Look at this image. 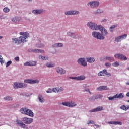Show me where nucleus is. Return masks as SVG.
<instances>
[{
  "mask_svg": "<svg viewBox=\"0 0 129 129\" xmlns=\"http://www.w3.org/2000/svg\"><path fill=\"white\" fill-rule=\"evenodd\" d=\"M114 58L118 59L119 60H122V61H126L127 57L121 53H117L114 55Z\"/></svg>",
  "mask_w": 129,
  "mask_h": 129,
  "instance_id": "obj_8",
  "label": "nucleus"
},
{
  "mask_svg": "<svg viewBox=\"0 0 129 129\" xmlns=\"http://www.w3.org/2000/svg\"><path fill=\"white\" fill-rule=\"evenodd\" d=\"M24 83H28V84H36L40 83V81L38 79H26L24 81Z\"/></svg>",
  "mask_w": 129,
  "mask_h": 129,
  "instance_id": "obj_9",
  "label": "nucleus"
},
{
  "mask_svg": "<svg viewBox=\"0 0 129 129\" xmlns=\"http://www.w3.org/2000/svg\"><path fill=\"white\" fill-rule=\"evenodd\" d=\"M67 35L69 36V37H71V38H73V39H76V38H77L76 35L74 34V33L71 31H68L67 33Z\"/></svg>",
  "mask_w": 129,
  "mask_h": 129,
  "instance_id": "obj_25",
  "label": "nucleus"
},
{
  "mask_svg": "<svg viewBox=\"0 0 129 129\" xmlns=\"http://www.w3.org/2000/svg\"><path fill=\"white\" fill-rule=\"evenodd\" d=\"M3 12L4 13H9V12H10V9L8 7H5L4 9H3Z\"/></svg>",
  "mask_w": 129,
  "mask_h": 129,
  "instance_id": "obj_41",
  "label": "nucleus"
},
{
  "mask_svg": "<svg viewBox=\"0 0 129 129\" xmlns=\"http://www.w3.org/2000/svg\"><path fill=\"white\" fill-rule=\"evenodd\" d=\"M79 11L78 10H72V16L74 15H79Z\"/></svg>",
  "mask_w": 129,
  "mask_h": 129,
  "instance_id": "obj_36",
  "label": "nucleus"
},
{
  "mask_svg": "<svg viewBox=\"0 0 129 129\" xmlns=\"http://www.w3.org/2000/svg\"><path fill=\"white\" fill-rule=\"evenodd\" d=\"M20 127L21 128L28 129V126L25 123H22Z\"/></svg>",
  "mask_w": 129,
  "mask_h": 129,
  "instance_id": "obj_37",
  "label": "nucleus"
},
{
  "mask_svg": "<svg viewBox=\"0 0 129 129\" xmlns=\"http://www.w3.org/2000/svg\"><path fill=\"white\" fill-rule=\"evenodd\" d=\"M115 28H117V24L113 25L109 28V30L110 33H113V29H115Z\"/></svg>",
  "mask_w": 129,
  "mask_h": 129,
  "instance_id": "obj_30",
  "label": "nucleus"
},
{
  "mask_svg": "<svg viewBox=\"0 0 129 129\" xmlns=\"http://www.w3.org/2000/svg\"><path fill=\"white\" fill-rule=\"evenodd\" d=\"M0 63L1 65H4L5 63V60H4V58H3L2 55H0Z\"/></svg>",
  "mask_w": 129,
  "mask_h": 129,
  "instance_id": "obj_39",
  "label": "nucleus"
},
{
  "mask_svg": "<svg viewBox=\"0 0 129 129\" xmlns=\"http://www.w3.org/2000/svg\"><path fill=\"white\" fill-rule=\"evenodd\" d=\"M12 62L11 60L8 61L7 63H6V67H9V66H10V65H11L12 64Z\"/></svg>",
  "mask_w": 129,
  "mask_h": 129,
  "instance_id": "obj_49",
  "label": "nucleus"
},
{
  "mask_svg": "<svg viewBox=\"0 0 129 129\" xmlns=\"http://www.w3.org/2000/svg\"><path fill=\"white\" fill-rule=\"evenodd\" d=\"M107 123L113 125H121L122 124V122L120 121H109Z\"/></svg>",
  "mask_w": 129,
  "mask_h": 129,
  "instance_id": "obj_22",
  "label": "nucleus"
},
{
  "mask_svg": "<svg viewBox=\"0 0 129 129\" xmlns=\"http://www.w3.org/2000/svg\"><path fill=\"white\" fill-rule=\"evenodd\" d=\"M127 38V34H123L122 35L119 36L115 38V42L117 43H119L123 40H125Z\"/></svg>",
  "mask_w": 129,
  "mask_h": 129,
  "instance_id": "obj_10",
  "label": "nucleus"
},
{
  "mask_svg": "<svg viewBox=\"0 0 129 129\" xmlns=\"http://www.w3.org/2000/svg\"><path fill=\"white\" fill-rule=\"evenodd\" d=\"M102 13H103V10L98 9L94 12V14H95V15H96L97 14H102Z\"/></svg>",
  "mask_w": 129,
  "mask_h": 129,
  "instance_id": "obj_33",
  "label": "nucleus"
},
{
  "mask_svg": "<svg viewBox=\"0 0 129 129\" xmlns=\"http://www.w3.org/2000/svg\"><path fill=\"white\" fill-rule=\"evenodd\" d=\"M86 77L84 76V75H81L77 77H70V79H73L74 80H78V81L84 80L85 79Z\"/></svg>",
  "mask_w": 129,
  "mask_h": 129,
  "instance_id": "obj_14",
  "label": "nucleus"
},
{
  "mask_svg": "<svg viewBox=\"0 0 129 129\" xmlns=\"http://www.w3.org/2000/svg\"><path fill=\"white\" fill-rule=\"evenodd\" d=\"M12 43L15 44V45H18L21 42L20 41V39L18 38L13 37L12 38Z\"/></svg>",
  "mask_w": 129,
  "mask_h": 129,
  "instance_id": "obj_20",
  "label": "nucleus"
},
{
  "mask_svg": "<svg viewBox=\"0 0 129 129\" xmlns=\"http://www.w3.org/2000/svg\"><path fill=\"white\" fill-rule=\"evenodd\" d=\"M52 48H62L63 47V43H56L52 45Z\"/></svg>",
  "mask_w": 129,
  "mask_h": 129,
  "instance_id": "obj_23",
  "label": "nucleus"
},
{
  "mask_svg": "<svg viewBox=\"0 0 129 129\" xmlns=\"http://www.w3.org/2000/svg\"><path fill=\"white\" fill-rule=\"evenodd\" d=\"M3 15H0V19H1V20H3Z\"/></svg>",
  "mask_w": 129,
  "mask_h": 129,
  "instance_id": "obj_62",
  "label": "nucleus"
},
{
  "mask_svg": "<svg viewBox=\"0 0 129 129\" xmlns=\"http://www.w3.org/2000/svg\"><path fill=\"white\" fill-rule=\"evenodd\" d=\"M105 60H108L109 62H114V58L110 56H106L104 58Z\"/></svg>",
  "mask_w": 129,
  "mask_h": 129,
  "instance_id": "obj_31",
  "label": "nucleus"
},
{
  "mask_svg": "<svg viewBox=\"0 0 129 129\" xmlns=\"http://www.w3.org/2000/svg\"><path fill=\"white\" fill-rule=\"evenodd\" d=\"M15 60L16 61V62H19V61H20V57H15L14 58Z\"/></svg>",
  "mask_w": 129,
  "mask_h": 129,
  "instance_id": "obj_54",
  "label": "nucleus"
},
{
  "mask_svg": "<svg viewBox=\"0 0 129 129\" xmlns=\"http://www.w3.org/2000/svg\"><path fill=\"white\" fill-rule=\"evenodd\" d=\"M87 61L88 63H94L95 62V59L94 57H88L86 58Z\"/></svg>",
  "mask_w": 129,
  "mask_h": 129,
  "instance_id": "obj_27",
  "label": "nucleus"
},
{
  "mask_svg": "<svg viewBox=\"0 0 129 129\" xmlns=\"http://www.w3.org/2000/svg\"><path fill=\"white\" fill-rule=\"evenodd\" d=\"M105 72H106V70H103L100 72L98 73V76H104L105 75Z\"/></svg>",
  "mask_w": 129,
  "mask_h": 129,
  "instance_id": "obj_32",
  "label": "nucleus"
},
{
  "mask_svg": "<svg viewBox=\"0 0 129 129\" xmlns=\"http://www.w3.org/2000/svg\"><path fill=\"white\" fill-rule=\"evenodd\" d=\"M102 97H103V96H102V95L99 94L96 96V97L95 98V100L98 99H100L101 98H102Z\"/></svg>",
  "mask_w": 129,
  "mask_h": 129,
  "instance_id": "obj_43",
  "label": "nucleus"
},
{
  "mask_svg": "<svg viewBox=\"0 0 129 129\" xmlns=\"http://www.w3.org/2000/svg\"><path fill=\"white\" fill-rule=\"evenodd\" d=\"M6 19H7V16H4V17L3 16L2 19L3 20H6Z\"/></svg>",
  "mask_w": 129,
  "mask_h": 129,
  "instance_id": "obj_61",
  "label": "nucleus"
},
{
  "mask_svg": "<svg viewBox=\"0 0 129 129\" xmlns=\"http://www.w3.org/2000/svg\"><path fill=\"white\" fill-rule=\"evenodd\" d=\"M24 66H30V61H27L24 63Z\"/></svg>",
  "mask_w": 129,
  "mask_h": 129,
  "instance_id": "obj_53",
  "label": "nucleus"
},
{
  "mask_svg": "<svg viewBox=\"0 0 129 129\" xmlns=\"http://www.w3.org/2000/svg\"><path fill=\"white\" fill-rule=\"evenodd\" d=\"M87 6L91 9H96L99 6V2L96 1H91L88 3Z\"/></svg>",
  "mask_w": 129,
  "mask_h": 129,
  "instance_id": "obj_7",
  "label": "nucleus"
},
{
  "mask_svg": "<svg viewBox=\"0 0 129 129\" xmlns=\"http://www.w3.org/2000/svg\"><path fill=\"white\" fill-rule=\"evenodd\" d=\"M16 122L19 126H21L23 123L22 121L19 120H16Z\"/></svg>",
  "mask_w": 129,
  "mask_h": 129,
  "instance_id": "obj_38",
  "label": "nucleus"
},
{
  "mask_svg": "<svg viewBox=\"0 0 129 129\" xmlns=\"http://www.w3.org/2000/svg\"><path fill=\"white\" fill-rule=\"evenodd\" d=\"M94 126H96L97 128H98V127H100V126H99V125L95 124Z\"/></svg>",
  "mask_w": 129,
  "mask_h": 129,
  "instance_id": "obj_59",
  "label": "nucleus"
},
{
  "mask_svg": "<svg viewBox=\"0 0 129 129\" xmlns=\"http://www.w3.org/2000/svg\"><path fill=\"white\" fill-rule=\"evenodd\" d=\"M92 36L98 40H104V39H105V37L103 34L97 31H93L92 33Z\"/></svg>",
  "mask_w": 129,
  "mask_h": 129,
  "instance_id": "obj_4",
  "label": "nucleus"
},
{
  "mask_svg": "<svg viewBox=\"0 0 129 129\" xmlns=\"http://www.w3.org/2000/svg\"><path fill=\"white\" fill-rule=\"evenodd\" d=\"M30 66H36L37 65V61H29Z\"/></svg>",
  "mask_w": 129,
  "mask_h": 129,
  "instance_id": "obj_35",
  "label": "nucleus"
},
{
  "mask_svg": "<svg viewBox=\"0 0 129 129\" xmlns=\"http://www.w3.org/2000/svg\"><path fill=\"white\" fill-rule=\"evenodd\" d=\"M128 109H129V105H127V106H126V110H128Z\"/></svg>",
  "mask_w": 129,
  "mask_h": 129,
  "instance_id": "obj_60",
  "label": "nucleus"
},
{
  "mask_svg": "<svg viewBox=\"0 0 129 129\" xmlns=\"http://www.w3.org/2000/svg\"><path fill=\"white\" fill-rule=\"evenodd\" d=\"M89 100H93V99H92V98H90Z\"/></svg>",
  "mask_w": 129,
  "mask_h": 129,
  "instance_id": "obj_64",
  "label": "nucleus"
},
{
  "mask_svg": "<svg viewBox=\"0 0 129 129\" xmlns=\"http://www.w3.org/2000/svg\"><path fill=\"white\" fill-rule=\"evenodd\" d=\"M22 20V18L20 17H14L12 19L13 23H19Z\"/></svg>",
  "mask_w": 129,
  "mask_h": 129,
  "instance_id": "obj_24",
  "label": "nucleus"
},
{
  "mask_svg": "<svg viewBox=\"0 0 129 129\" xmlns=\"http://www.w3.org/2000/svg\"><path fill=\"white\" fill-rule=\"evenodd\" d=\"M83 87L84 88V89H85L86 88H87V84H84L83 85Z\"/></svg>",
  "mask_w": 129,
  "mask_h": 129,
  "instance_id": "obj_56",
  "label": "nucleus"
},
{
  "mask_svg": "<svg viewBox=\"0 0 129 129\" xmlns=\"http://www.w3.org/2000/svg\"><path fill=\"white\" fill-rule=\"evenodd\" d=\"M56 71L57 73H58V74H60V75H64V74H66V70L59 67H56Z\"/></svg>",
  "mask_w": 129,
  "mask_h": 129,
  "instance_id": "obj_15",
  "label": "nucleus"
},
{
  "mask_svg": "<svg viewBox=\"0 0 129 129\" xmlns=\"http://www.w3.org/2000/svg\"><path fill=\"white\" fill-rule=\"evenodd\" d=\"M107 22V19H103V20L101 21V23H104V22Z\"/></svg>",
  "mask_w": 129,
  "mask_h": 129,
  "instance_id": "obj_58",
  "label": "nucleus"
},
{
  "mask_svg": "<svg viewBox=\"0 0 129 129\" xmlns=\"http://www.w3.org/2000/svg\"><path fill=\"white\" fill-rule=\"evenodd\" d=\"M87 124H94V121H93V120H89L87 122Z\"/></svg>",
  "mask_w": 129,
  "mask_h": 129,
  "instance_id": "obj_51",
  "label": "nucleus"
},
{
  "mask_svg": "<svg viewBox=\"0 0 129 129\" xmlns=\"http://www.w3.org/2000/svg\"><path fill=\"white\" fill-rule=\"evenodd\" d=\"M3 100L5 101H12L13 100V97L10 96H6L3 98Z\"/></svg>",
  "mask_w": 129,
  "mask_h": 129,
  "instance_id": "obj_29",
  "label": "nucleus"
},
{
  "mask_svg": "<svg viewBox=\"0 0 129 129\" xmlns=\"http://www.w3.org/2000/svg\"><path fill=\"white\" fill-rule=\"evenodd\" d=\"M43 60H49V57L48 56H43Z\"/></svg>",
  "mask_w": 129,
  "mask_h": 129,
  "instance_id": "obj_57",
  "label": "nucleus"
},
{
  "mask_svg": "<svg viewBox=\"0 0 129 129\" xmlns=\"http://www.w3.org/2000/svg\"><path fill=\"white\" fill-rule=\"evenodd\" d=\"M105 75H107V76H111V75L110 73L107 72V70H106V72H105Z\"/></svg>",
  "mask_w": 129,
  "mask_h": 129,
  "instance_id": "obj_52",
  "label": "nucleus"
},
{
  "mask_svg": "<svg viewBox=\"0 0 129 129\" xmlns=\"http://www.w3.org/2000/svg\"><path fill=\"white\" fill-rule=\"evenodd\" d=\"M19 35L21 36L19 37V41L20 43H27L28 41V38L30 37V34L28 32H21L19 33Z\"/></svg>",
  "mask_w": 129,
  "mask_h": 129,
  "instance_id": "obj_1",
  "label": "nucleus"
},
{
  "mask_svg": "<svg viewBox=\"0 0 129 129\" xmlns=\"http://www.w3.org/2000/svg\"><path fill=\"white\" fill-rule=\"evenodd\" d=\"M124 97V95L121 93L119 94H116V95H114L113 97H109L108 100L112 101L114 100L115 98H123Z\"/></svg>",
  "mask_w": 129,
  "mask_h": 129,
  "instance_id": "obj_12",
  "label": "nucleus"
},
{
  "mask_svg": "<svg viewBox=\"0 0 129 129\" xmlns=\"http://www.w3.org/2000/svg\"><path fill=\"white\" fill-rule=\"evenodd\" d=\"M38 99L40 103H44V102H45V99H44V97H43V95L41 94L38 95Z\"/></svg>",
  "mask_w": 129,
  "mask_h": 129,
  "instance_id": "obj_26",
  "label": "nucleus"
},
{
  "mask_svg": "<svg viewBox=\"0 0 129 129\" xmlns=\"http://www.w3.org/2000/svg\"><path fill=\"white\" fill-rule=\"evenodd\" d=\"M126 96L129 97V92L126 94Z\"/></svg>",
  "mask_w": 129,
  "mask_h": 129,
  "instance_id": "obj_63",
  "label": "nucleus"
},
{
  "mask_svg": "<svg viewBox=\"0 0 129 129\" xmlns=\"http://www.w3.org/2000/svg\"><path fill=\"white\" fill-rule=\"evenodd\" d=\"M46 66L48 68H52L53 67H55V63L53 62H47L46 64Z\"/></svg>",
  "mask_w": 129,
  "mask_h": 129,
  "instance_id": "obj_28",
  "label": "nucleus"
},
{
  "mask_svg": "<svg viewBox=\"0 0 129 129\" xmlns=\"http://www.w3.org/2000/svg\"><path fill=\"white\" fill-rule=\"evenodd\" d=\"M120 109H122V110H125L126 111V106L125 105H122L120 107Z\"/></svg>",
  "mask_w": 129,
  "mask_h": 129,
  "instance_id": "obj_46",
  "label": "nucleus"
},
{
  "mask_svg": "<svg viewBox=\"0 0 129 129\" xmlns=\"http://www.w3.org/2000/svg\"><path fill=\"white\" fill-rule=\"evenodd\" d=\"M58 90V93L60 92H62L64 91V88L60 87H57Z\"/></svg>",
  "mask_w": 129,
  "mask_h": 129,
  "instance_id": "obj_45",
  "label": "nucleus"
},
{
  "mask_svg": "<svg viewBox=\"0 0 129 129\" xmlns=\"http://www.w3.org/2000/svg\"><path fill=\"white\" fill-rule=\"evenodd\" d=\"M64 15L66 16H72V10H68L64 12Z\"/></svg>",
  "mask_w": 129,
  "mask_h": 129,
  "instance_id": "obj_34",
  "label": "nucleus"
},
{
  "mask_svg": "<svg viewBox=\"0 0 129 129\" xmlns=\"http://www.w3.org/2000/svg\"><path fill=\"white\" fill-rule=\"evenodd\" d=\"M39 58L40 59V60H44V56H43L42 55H39Z\"/></svg>",
  "mask_w": 129,
  "mask_h": 129,
  "instance_id": "obj_55",
  "label": "nucleus"
},
{
  "mask_svg": "<svg viewBox=\"0 0 129 129\" xmlns=\"http://www.w3.org/2000/svg\"><path fill=\"white\" fill-rule=\"evenodd\" d=\"M46 93H52L53 92V89L49 88L46 91Z\"/></svg>",
  "mask_w": 129,
  "mask_h": 129,
  "instance_id": "obj_48",
  "label": "nucleus"
},
{
  "mask_svg": "<svg viewBox=\"0 0 129 129\" xmlns=\"http://www.w3.org/2000/svg\"><path fill=\"white\" fill-rule=\"evenodd\" d=\"M37 48H44L45 45L43 43H40V44L36 45Z\"/></svg>",
  "mask_w": 129,
  "mask_h": 129,
  "instance_id": "obj_40",
  "label": "nucleus"
},
{
  "mask_svg": "<svg viewBox=\"0 0 129 129\" xmlns=\"http://www.w3.org/2000/svg\"><path fill=\"white\" fill-rule=\"evenodd\" d=\"M13 87L15 89H19L20 88H26L27 87V84L24 83H21L19 82H14L13 85Z\"/></svg>",
  "mask_w": 129,
  "mask_h": 129,
  "instance_id": "obj_5",
  "label": "nucleus"
},
{
  "mask_svg": "<svg viewBox=\"0 0 129 129\" xmlns=\"http://www.w3.org/2000/svg\"><path fill=\"white\" fill-rule=\"evenodd\" d=\"M99 27V31H101V34H104L105 36H107V35H108V32H107V30L103 27L102 25H100Z\"/></svg>",
  "mask_w": 129,
  "mask_h": 129,
  "instance_id": "obj_17",
  "label": "nucleus"
},
{
  "mask_svg": "<svg viewBox=\"0 0 129 129\" xmlns=\"http://www.w3.org/2000/svg\"><path fill=\"white\" fill-rule=\"evenodd\" d=\"M22 121H23L25 124H31V123L34 121V119L32 118L23 117L22 118Z\"/></svg>",
  "mask_w": 129,
  "mask_h": 129,
  "instance_id": "obj_13",
  "label": "nucleus"
},
{
  "mask_svg": "<svg viewBox=\"0 0 129 129\" xmlns=\"http://www.w3.org/2000/svg\"><path fill=\"white\" fill-rule=\"evenodd\" d=\"M45 11L43 9H35L32 11V14L34 15H41L43 14Z\"/></svg>",
  "mask_w": 129,
  "mask_h": 129,
  "instance_id": "obj_16",
  "label": "nucleus"
},
{
  "mask_svg": "<svg viewBox=\"0 0 129 129\" xmlns=\"http://www.w3.org/2000/svg\"><path fill=\"white\" fill-rule=\"evenodd\" d=\"M87 26L89 29L92 30V31H98L99 27H101L100 25H98L92 21L88 22Z\"/></svg>",
  "mask_w": 129,
  "mask_h": 129,
  "instance_id": "obj_2",
  "label": "nucleus"
},
{
  "mask_svg": "<svg viewBox=\"0 0 129 129\" xmlns=\"http://www.w3.org/2000/svg\"><path fill=\"white\" fill-rule=\"evenodd\" d=\"M28 52H32V53H42V54L45 53V51L39 49H29Z\"/></svg>",
  "mask_w": 129,
  "mask_h": 129,
  "instance_id": "obj_18",
  "label": "nucleus"
},
{
  "mask_svg": "<svg viewBox=\"0 0 129 129\" xmlns=\"http://www.w3.org/2000/svg\"><path fill=\"white\" fill-rule=\"evenodd\" d=\"M112 66H113V67H117L119 66V62L116 61L112 63Z\"/></svg>",
  "mask_w": 129,
  "mask_h": 129,
  "instance_id": "obj_42",
  "label": "nucleus"
},
{
  "mask_svg": "<svg viewBox=\"0 0 129 129\" xmlns=\"http://www.w3.org/2000/svg\"><path fill=\"white\" fill-rule=\"evenodd\" d=\"M105 66H106V67L109 68L110 67V66H111V63L109 62H106L105 63Z\"/></svg>",
  "mask_w": 129,
  "mask_h": 129,
  "instance_id": "obj_50",
  "label": "nucleus"
},
{
  "mask_svg": "<svg viewBox=\"0 0 129 129\" xmlns=\"http://www.w3.org/2000/svg\"><path fill=\"white\" fill-rule=\"evenodd\" d=\"M109 89V88L107 87L106 86H100L99 87H97L96 88V90L97 91H102L103 90H108Z\"/></svg>",
  "mask_w": 129,
  "mask_h": 129,
  "instance_id": "obj_19",
  "label": "nucleus"
},
{
  "mask_svg": "<svg viewBox=\"0 0 129 129\" xmlns=\"http://www.w3.org/2000/svg\"><path fill=\"white\" fill-rule=\"evenodd\" d=\"M20 112L22 114L28 115V116H30V117H34V112H33V111H32V110H31L29 108H22L20 109Z\"/></svg>",
  "mask_w": 129,
  "mask_h": 129,
  "instance_id": "obj_3",
  "label": "nucleus"
},
{
  "mask_svg": "<svg viewBox=\"0 0 129 129\" xmlns=\"http://www.w3.org/2000/svg\"><path fill=\"white\" fill-rule=\"evenodd\" d=\"M77 63L79 64V65H82L84 67H86L87 66V62H86V59L85 58H80L77 60Z\"/></svg>",
  "mask_w": 129,
  "mask_h": 129,
  "instance_id": "obj_11",
  "label": "nucleus"
},
{
  "mask_svg": "<svg viewBox=\"0 0 129 129\" xmlns=\"http://www.w3.org/2000/svg\"><path fill=\"white\" fill-rule=\"evenodd\" d=\"M61 104L67 107H75L77 106V104L73 101L63 102Z\"/></svg>",
  "mask_w": 129,
  "mask_h": 129,
  "instance_id": "obj_6",
  "label": "nucleus"
},
{
  "mask_svg": "<svg viewBox=\"0 0 129 129\" xmlns=\"http://www.w3.org/2000/svg\"><path fill=\"white\" fill-rule=\"evenodd\" d=\"M101 110H103V107L99 106L90 110V112H97V111H101Z\"/></svg>",
  "mask_w": 129,
  "mask_h": 129,
  "instance_id": "obj_21",
  "label": "nucleus"
},
{
  "mask_svg": "<svg viewBox=\"0 0 129 129\" xmlns=\"http://www.w3.org/2000/svg\"><path fill=\"white\" fill-rule=\"evenodd\" d=\"M84 91H86V92H89V94H92V92H90V89L89 88H87L84 89Z\"/></svg>",
  "mask_w": 129,
  "mask_h": 129,
  "instance_id": "obj_47",
  "label": "nucleus"
},
{
  "mask_svg": "<svg viewBox=\"0 0 129 129\" xmlns=\"http://www.w3.org/2000/svg\"><path fill=\"white\" fill-rule=\"evenodd\" d=\"M53 92H55V93H59L58 87L52 88Z\"/></svg>",
  "mask_w": 129,
  "mask_h": 129,
  "instance_id": "obj_44",
  "label": "nucleus"
}]
</instances>
